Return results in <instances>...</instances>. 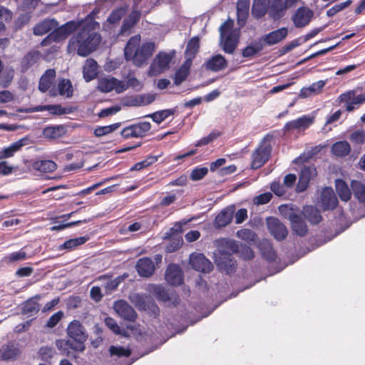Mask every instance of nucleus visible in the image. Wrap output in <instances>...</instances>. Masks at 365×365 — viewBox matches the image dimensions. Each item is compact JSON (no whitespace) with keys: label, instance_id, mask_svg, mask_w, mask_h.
<instances>
[{"label":"nucleus","instance_id":"1","mask_svg":"<svg viewBox=\"0 0 365 365\" xmlns=\"http://www.w3.org/2000/svg\"><path fill=\"white\" fill-rule=\"evenodd\" d=\"M155 49V44L152 41L141 43L140 36L131 37L124 48V56L127 61H131L137 67H142L148 63Z\"/></svg>","mask_w":365,"mask_h":365},{"label":"nucleus","instance_id":"2","mask_svg":"<svg viewBox=\"0 0 365 365\" xmlns=\"http://www.w3.org/2000/svg\"><path fill=\"white\" fill-rule=\"evenodd\" d=\"M301 0H254L252 6V16L260 19L268 13L273 20L280 19L286 11L295 6Z\"/></svg>","mask_w":365,"mask_h":365},{"label":"nucleus","instance_id":"3","mask_svg":"<svg viewBox=\"0 0 365 365\" xmlns=\"http://www.w3.org/2000/svg\"><path fill=\"white\" fill-rule=\"evenodd\" d=\"M101 37L91 29L90 26H83L68 42L69 52L77 51L81 56H87L95 51L100 43Z\"/></svg>","mask_w":365,"mask_h":365},{"label":"nucleus","instance_id":"4","mask_svg":"<svg viewBox=\"0 0 365 365\" xmlns=\"http://www.w3.org/2000/svg\"><path fill=\"white\" fill-rule=\"evenodd\" d=\"M215 245L217 250L215 256L217 265L227 274L232 272L235 269V262L231 259V255L238 251V245L235 241L226 239L216 240Z\"/></svg>","mask_w":365,"mask_h":365},{"label":"nucleus","instance_id":"5","mask_svg":"<svg viewBox=\"0 0 365 365\" xmlns=\"http://www.w3.org/2000/svg\"><path fill=\"white\" fill-rule=\"evenodd\" d=\"M234 21L227 19L220 27V44L229 54L235 52L239 41V32L234 29Z\"/></svg>","mask_w":365,"mask_h":365},{"label":"nucleus","instance_id":"6","mask_svg":"<svg viewBox=\"0 0 365 365\" xmlns=\"http://www.w3.org/2000/svg\"><path fill=\"white\" fill-rule=\"evenodd\" d=\"M79 26V24L75 21H69L64 25L53 29L51 33L41 41L43 46H48L52 42L60 41L65 39L68 35Z\"/></svg>","mask_w":365,"mask_h":365},{"label":"nucleus","instance_id":"7","mask_svg":"<svg viewBox=\"0 0 365 365\" xmlns=\"http://www.w3.org/2000/svg\"><path fill=\"white\" fill-rule=\"evenodd\" d=\"M172 53L160 52L154 58L150 66L148 73L150 76H156L169 68V65L174 56Z\"/></svg>","mask_w":365,"mask_h":365},{"label":"nucleus","instance_id":"8","mask_svg":"<svg viewBox=\"0 0 365 365\" xmlns=\"http://www.w3.org/2000/svg\"><path fill=\"white\" fill-rule=\"evenodd\" d=\"M339 101L344 103L346 111L351 112L365 102V93L356 95L355 91H349L339 96Z\"/></svg>","mask_w":365,"mask_h":365},{"label":"nucleus","instance_id":"9","mask_svg":"<svg viewBox=\"0 0 365 365\" xmlns=\"http://www.w3.org/2000/svg\"><path fill=\"white\" fill-rule=\"evenodd\" d=\"M98 89L103 93H108L113 90L120 93L126 90L125 82L119 81L114 77H105L98 80Z\"/></svg>","mask_w":365,"mask_h":365},{"label":"nucleus","instance_id":"10","mask_svg":"<svg viewBox=\"0 0 365 365\" xmlns=\"http://www.w3.org/2000/svg\"><path fill=\"white\" fill-rule=\"evenodd\" d=\"M270 153V145L267 144L265 142H262L252 155V168L257 169L262 167L268 160Z\"/></svg>","mask_w":365,"mask_h":365},{"label":"nucleus","instance_id":"11","mask_svg":"<svg viewBox=\"0 0 365 365\" xmlns=\"http://www.w3.org/2000/svg\"><path fill=\"white\" fill-rule=\"evenodd\" d=\"M190 264L196 271L204 273L210 272L213 267L211 262L200 253L190 255Z\"/></svg>","mask_w":365,"mask_h":365},{"label":"nucleus","instance_id":"12","mask_svg":"<svg viewBox=\"0 0 365 365\" xmlns=\"http://www.w3.org/2000/svg\"><path fill=\"white\" fill-rule=\"evenodd\" d=\"M113 309L119 317L129 321L134 322L137 318V313L133 308L125 301L118 300L114 303Z\"/></svg>","mask_w":365,"mask_h":365},{"label":"nucleus","instance_id":"13","mask_svg":"<svg viewBox=\"0 0 365 365\" xmlns=\"http://www.w3.org/2000/svg\"><path fill=\"white\" fill-rule=\"evenodd\" d=\"M150 127L149 122H142L124 128L121 131V135L125 138H141L150 129Z\"/></svg>","mask_w":365,"mask_h":365},{"label":"nucleus","instance_id":"14","mask_svg":"<svg viewBox=\"0 0 365 365\" xmlns=\"http://www.w3.org/2000/svg\"><path fill=\"white\" fill-rule=\"evenodd\" d=\"M287 35L288 29L285 27H282L262 36L259 38V40L264 47V46H272L281 42Z\"/></svg>","mask_w":365,"mask_h":365},{"label":"nucleus","instance_id":"15","mask_svg":"<svg viewBox=\"0 0 365 365\" xmlns=\"http://www.w3.org/2000/svg\"><path fill=\"white\" fill-rule=\"evenodd\" d=\"M67 334L71 338L80 344H83L87 339L86 329L78 320H73L68 324Z\"/></svg>","mask_w":365,"mask_h":365},{"label":"nucleus","instance_id":"16","mask_svg":"<svg viewBox=\"0 0 365 365\" xmlns=\"http://www.w3.org/2000/svg\"><path fill=\"white\" fill-rule=\"evenodd\" d=\"M267 223L269 231L276 240L280 241L286 238L288 233L287 230L278 219L269 217L267 220Z\"/></svg>","mask_w":365,"mask_h":365},{"label":"nucleus","instance_id":"17","mask_svg":"<svg viewBox=\"0 0 365 365\" xmlns=\"http://www.w3.org/2000/svg\"><path fill=\"white\" fill-rule=\"evenodd\" d=\"M317 170L314 166L304 167L301 170L297 192H304L308 187L309 181L317 175Z\"/></svg>","mask_w":365,"mask_h":365},{"label":"nucleus","instance_id":"18","mask_svg":"<svg viewBox=\"0 0 365 365\" xmlns=\"http://www.w3.org/2000/svg\"><path fill=\"white\" fill-rule=\"evenodd\" d=\"M203 66L207 71L218 72L227 68L228 62L221 54H216L206 61Z\"/></svg>","mask_w":365,"mask_h":365},{"label":"nucleus","instance_id":"19","mask_svg":"<svg viewBox=\"0 0 365 365\" xmlns=\"http://www.w3.org/2000/svg\"><path fill=\"white\" fill-rule=\"evenodd\" d=\"M165 279L171 285H180L183 282V272L180 267L175 264H170L165 272Z\"/></svg>","mask_w":365,"mask_h":365},{"label":"nucleus","instance_id":"20","mask_svg":"<svg viewBox=\"0 0 365 365\" xmlns=\"http://www.w3.org/2000/svg\"><path fill=\"white\" fill-rule=\"evenodd\" d=\"M313 122V117L303 115L296 120L287 123L284 125V130L285 132L293 130H304L309 128Z\"/></svg>","mask_w":365,"mask_h":365},{"label":"nucleus","instance_id":"21","mask_svg":"<svg viewBox=\"0 0 365 365\" xmlns=\"http://www.w3.org/2000/svg\"><path fill=\"white\" fill-rule=\"evenodd\" d=\"M135 268L138 274L143 277L152 276L155 269L154 262L148 257L139 259L135 264Z\"/></svg>","mask_w":365,"mask_h":365},{"label":"nucleus","instance_id":"22","mask_svg":"<svg viewBox=\"0 0 365 365\" xmlns=\"http://www.w3.org/2000/svg\"><path fill=\"white\" fill-rule=\"evenodd\" d=\"M312 16V11L306 7H300L293 16V21L296 27H303L309 24Z\"/></svg>","mask_w":365,"mask_h":365},{"label":"nucleus","instance_id":"23","mask_svg":"<svg viewBox=\"0 0 365 365\" xmlns=\"http://www.w3.org/2000/svg\"><path fill=\"white\" fill-rule=\"evenodd\" d=\"M321 201L326 210H333L336 207L338 200L331 187H325L322 190Z\"/></svg>","mask_w":365,"mask_h":365},{"label":"nucleus","instance_id":"24","mask_svg":"<svg viewBox=\"0 0 365 365\" xmlns=\"http://www.w3.org/2000/svg\"><path fill=\"white\" fill-rule=\"evenodd\" d=\"M288 218L292 224L293 231L299 236H304L307 232L305 222L297 214L290 212Z\"/></svg>","mask_w":365,"mask_h":365},{"label":"nucleus","instance_id":"25","mask_svg":"<svg viewBox=\"0 0 365 365\" xmlns=\"http://www.w3.org/2000/svg\"><path fill=\"white\" fill-rule=\"evenodd\" d=\"M58 26V24L54 19H46L36 24L33 29V32L36 36H43L51 31Z\"/></svg>","mask_w":365,"mask_h":365},{"label":"nucleus","instance_id":"26","mask_svg":"<svg viewBox=\"0 0 365 365\" xmlns=\"http://www.w3.org/2000/svg\"><path fill=\"white\" fill-rule=\"evenodd\" d=\"M98 74V64L93 58L86 60L83 67V76L86 82H89L96 78Z\"/></svg>","mask_w":365,"mask_h":365},{"label":"nucleus","instance_id":"27","mask_svg":"<svg viewBox=\"0 0 365 365\" xmlns=\"http://www.w3.org/2000/svg\"><path fill=\"white\" fill-rule=\"evenodd\" d=\"M29 166H31L33 170L41 173H52L57 168L56 164L50 160L30 161Z\"/></svg>","mask_w":365,"mask_h":365},{"label":"nucleus","instance_id":"28","mask_svg":"<svg viewBox=\"0 0 365 365\" xmlns=\"http://www.w3.org/2000/svg\"><path fill=\"white\" fill-rule=\"evenodd\" d=\"M28 140L27 138H23L13 143L9 147L4 148L1 153L0 159L13 157L15 153L19 151L23 146L27 144Z\"/></svg>","mask_w":365,"mask_h":365},{"label":"nucleus","instance_id":"29","mask_svg":"<svg viewBox=\"0 0 365 365\" xmlns=\"http://www.w3.org/2000/svg\"><path fill=\"white\" fill-rule=\"evenodd\" d=\"M56 77V71L53 69H48L41 76L39 80L38 89L42 93L46 92L53 84Z\"/></svg>","mask_w":365,"mask_h":365},{"label":"nucleus","instance_id":"30","mask_svg":"<svg viewBox=\"0 0 365 365\" xmlns=\"http://www.w3.org/2000/svg\"><path fill=\"white\" fill-rule=\"evenodd\" d=\"M233 210L232 208H225L222 210L215 217V226L221 228L229 225L233 217Z\"/></svg>","mask_w":365,"mask_h":365},{"label":"nucleus","instance_id":"31","mask_svg":"<svg viewBox=\"0 0 365 365\" xmlns=\"http://www.w3.org/2000/svg\"><path fill=\"white\" fill-rule=\"evenodd\" d=\"M250 10V0H238L237 4V21L240 26L245 24Z\"/></svg>","mask_w":365,"mask_h":365},{"label":"nucleus","instance_id":"32","mask_svg":"<svg viewBox=\"0 0 365 365\" xmlns=\"http://www.w3.org/2000/svg\"><path fill=\"white\" fill-rule=\"evenodd\" d=\"M200 47V39L197 36L192 37L187 43L185 52V61L192 63V59L195 57Z\"/></svg>","mask_w":365,"mask_h":365},{"label":"nucleus","instance_id":"33","mask_svg":"<svg viewBox=\"0 0 365 365\" xmlns=\"http://www.w3.org/2000/svg\"><path fill=\"white\" fill-rule=\"evenodd\" d=\"M43 110H48L51 113L54 115H62L67 113L66 109L61 107L60 105H47V106H38L32 108L25 110V112H39ZM20 111H24L20 110Z\"/></svg>","mask_w":365,"mask_h":365},{"label":"nucleus","instance_id":"34","mask_svg":"<svg viewBox=\"0 0 365 365\" xmlns=\"http://www.w3.org/2000/svg\"><path fill=\"white\" fill-rule=\"evenodd\" d=\"M39 295L27 300L23 305L22 313L28 314L29 317L34 316L40 310V304L37 302V299H40Z\"/></svg>","mask_w":365,"mask_h":365},{"label":"nucleus","instance_id":"35","mask_svg":"<svg viewBox=\"0 0 365 365\" xmlns=\"http://www.w3.org/2000/svg\"><path fill=\"white\" fill-rule=\"evenodd\" d=\"M259 247L262 255L267 260L272 262L276 259V253L272 247V243L269 240H264L260 242Z\"/></svg>","mask_w":365,"mask_h":365},{"label":"nucleus","instance_id":"36","mask_svg":"<svg viewBox=\"0 0 365 365\" xmlns=\"http://www.w3.org/2000/svg\"><path fill=\"white\" fill-rule=\"evenodd\" d=\"M192 63L185 61L180 68L176 71L174 77V83L176 86L181 84L185 81L190 73Z\"/></svg>","mask_w":365,"mask_h":365},{"label":"nucleus","instance_id":"37","mask_svg":"<svg viewBox=\"0 0 365 365\" xmlns=\"http://www.w3.org/2000/svg\"><path fill=\"white\" fill-rule=\"evenodd\" d=\"M40 53L37 51H32L29 52L22 58L21 66L23 71H26L31 66L34 65L39 60Z\"/></svg>","mask_w":365,"mask_h":365},{"label":"nucleus","instance_id":"38","mask_svg":"<svg viewBox=\"0 0 365 365\" xmlns=\"http://www.w3.org/2000/svg\"><path fill=\"white\" fill-rule=\"evenodd\" d=\"M146 290L153 295H155L158 299L162 301H168L170 299L169 294L161 285L158 284H148Z\"/></svg>","mask_w":365,"mask_h":365},{"label":"nucleus","instance_id":"39","mask_svg":"<svg viewBox=\"0 0 365 365\" xmlns=\"http://www.w3.org/2000/svg\"><path fill=\"white\" fill-rule=\"evenodd\" d=\"M303 215L312 224H318L322 219L319 211L310 205L303 208Z\"/></svg>","mask_w":365,"mask_h":365},{"label":"nucleus","instance_id":"40","mask_svg":"<svg viewBox=\"0 0 365 365\" xmlns=\"http://www.w3.org/2000/svg\"><path fill=\"white\" fill-rule=\"evenodd\" d=\"M324 85L325 82L324 81L315 82L307 88H303L300 91V96L302 98H308L311 96L316 95L320 92Z\"/></svg>","mask_w":365,"mask_h":365},{"label":"nucleus","instance_id":"41","mask_svg":"<svg viewBox=\"0 0 365 365\" xmlns=\"http://www.w3.org/2000/svg\"><path fill=\"white\" fill-rule=\"evenodd\" d=\"M336 190L340 199L348 201L351 198V191L346 183L342 180H336L335 182Z\"/></svg>","mask_w":365,"mask_h":365},{"label":"nucleus","instance_id":"42","mask_svg":"<svg viewBox=\"0 0 365 365\" xmlns=\"http://www.w3.org/2000/svg\"><path fill=\"white\" fill-rule=\"evenodd\" d=\"M128 299L138 309H145L146 303L149 299V297L145 294L133 292L130 294Z\"/></svg>","mask_w":365,"mask_h":365},{"label":"nucleus","instance_id":"43","mask_svg":"<svg viewBox=\"0 0 365 365\" xmlns=\"http://www.w3.org/2000/svg\"><path fill=\"white\" fill-rule=\"evenodd\" d=\"M1 353L3 359L9 360L16 359L19 355L20 350L14 344H8L2 347Z\"/></svg>","mask_w":365,"mask_h":365},{"label":"nucleus","instance_id":"44","mask_svg":"<svg viewBox=\"0 0 365 365\" xmlns=\"http://www.w3.org/2000/svg\"><path fill=\"white\" fill-rule=\"evenodd\" d=\"M351 150L350 145L346 141L335 143L331 148L332 153L339 157L347 155Z\"/></svg>","mask_w":365,"mask_h":365},{"label":"nucleus","instance_id":"45","mask_svg":"<svg viewBox=\"0 0 365 365\" xmlns=\"http://www.w3.org/2000/svg\"><path fill=\"white\" fill-rule=\"evenodd\" d=\"M264 48L259 38L254 41L251 45L245 47L242 51V56L245 58L254 56L257 53L262 51Z\"/></svg>","mask_w":365,"mask_h":365},{"label":"nucleus","instance_id":"46","mask_svg":"<svg viewBox=\"0 0 365 365\" xmlns=\"http://www.w3.org/2000/svg\"><path fill=\"white\" fill-rule=\"evenodd\" d=\"M58 93L67 98L73 95V86L70 80L62 79L58 83Z\"/></svg>","mask_w":365,"mask_h":365},{"label":"nucleus","instance_id":"47","mask_svg":"<svg viewBox=\"0 0 365 365\" xmlns=\"http://www.w3.org/2000/svg\"><path fill=\"white\" fill-rule=\"evenodd\" d=\"M354 195L359 202H365V185L359 181L353 180L351 183Z\"/></svg>","mask_w":365,"mask_h":365},{"label":"nucleus","instance_id":"48","mask_svg":"<svg viewBox=\"0 0 365 365\" xmlns=\"http://www.w3.org/2000/svg\"><path fill=\"white\" fill-rule=\"evenodd\" d=\"M63 133L62 126H48L43 129V135L46 138L53 139L61 137Z\"/></svg>","mask_w":365,"mask_h":365},{"label":"nucleus","instance_id":"49","mask_svg":"<svg viewBox=\"0 0 365 365\" xmlns=\"http://www.w3.org/2000/svg\"><path fill=\"white\" fill-rule=\"evenodd\" d=\"M175 111V109L162 110L157 111L153 114L148 115V117L151 118L154 122L159 124L169 116L173 115Z\"/></svg>","mask_w":365,"mask_h":365},{"label":"nucleus","instance_id":"50","mask_svg":"<svg viewBox=\"0 0 365 365\" xmlns=\"http://www.w3.org/2000/svg\"><path fill=\"white\" fill-rule=\"evenodd\" d=\"M88 240V237H80L74 239L66 240L62 245L60 246V249H66L71 250L79 245L84 244Z\"/></svg>","mask_w":365,"mask_h":365},{"label":"nucleus","instance_id":"51","mask_svg":"<svg viewBox=\"0 0 365 365\" xmlns=\"http://www.w3.org/2000/svg\"><path fill=\"white\" fill-rule=\"evenodd\" d=\"M14 75V71L11 68L2 70L0 73V86L8 87L11 83Z\"/></svg>","mask_w":365,"mask_h":365},{"label":"nucleus","instance_id":"52","mask_svg":"<svg viewBox=\"0 0 365 365\" xmlns=\"http://www.w3.org/2000/svg\"><path fill=\"white\" fill-rule=\"evenodd\" d=\"M27 258V254L24 250H21L19 252H12L4 257L3 261L5 263H11L14 262H19L25 260Z\"/></svg>","mask_w":365,"mask_h":365},{"label":"nucleus","instance_id":"53","mask_svg":"<svg viewBox=\"0 0 365 365\" xmlns=\"http://www.w3.org/2000/svg\"><path fill=\"white\" fill-rule=\"evenodd\" d=\"M55 354V349L48 346L41 347L38 351V355L41 359L46 362L49 361Z\"/></svg>","mask_w":365,"mask_h":365},{"label":"nucleus","instance_id":"54","mask_svg":"<svg viewBox=\"0 0 365 365\" xmlns=\"http://www.w3.org/2000/svg\"><path fill=\"white\" fill-rule=\"evenodd\" d=\"M158 160V156L150 155L144 160L135 163L131 168L130 170H140L144 169Z\"/></svg>","mask_w":365,"mask_h":365},{"label":"nucleus","instance_id":"55","mask_svg":"<svg viewBox=\"0 0 365 365\" xmlns=\"http://www.w3.org/2000/svg\"><path fill=\"white\" fill-rule=\"evenodd\" d=\"M236 235L238 238L245 241L254 242L256 240L255 232L250 229L240 230L237 232Z\"/></svg>","mask_w":365,"mask_h":365},{"label":"nucleus","instance_id":"56","mask_svg":"<svg viewBox=\"0 0 365 365\" xmlns=\"http://www.w3.org/2000/svg\"><path fill=\"white\" fill-rule=\"evenodd\" d=\"M119 127V124L115 123L106 126H100L95 129L94 135L96 137H101L108 133H110L113 130H116Z\"/></svg>","mask_w":365,"mask_h":365},{"label":"nucleus","instance_id":"57","mask_svg":"<svg viewBox=\"0 0 365 365\" xmlns=\"http://www.w3.org/2000/svg\"><path fill=\"white\" fill-rule=\"evenodd\" d=\"M352 3L351 0H346L344 2H341L340 4H336L331 8H330L327 11V15L329 17L334 16L336 14L341 11V10L346 9V7L349 6Z\"/></svg>","mask_w":365,"mask_h":365},{"label":"nucleus","instance_id":"58","mask_svg":"<svg viewBox=\"0 0 365 365\" xmlns=\"http://www.w3.org/2000/svg\"><path fill=\"white\" fill-rule=\"evenodd\" d=\"M140 13L138 11H133L128 17V19L123 22L122 30L125 31L133 25H134L140 19Z\"/></svg>","mask_w":365,"mask_h":365},{"label":"nucleus","instance_id":"59","mask_svg":"<svg viewBox=\"0 0 365 365\" xmlns=\"http://www.w3.org/2000/svg\"><path fill=\"white\" fill-rule=\"evenodd\" d=\"M126 78H127V81H126V83H125L126 89L129 87H131L134 89L139 90L142 87L140 81L135 77V75L133 73L130 72L128 74Z\"/></svg>","mask_w":365,"mask_h":365},{"label":"nucleus","instance_id":"60","mask_svg":"<svg viewBox=\"0 0 365 365\" xmlns=\"http://www.w3.org/2000/svg\"><path fill=\"white\" fill-rule=\"evenodd\" d=\"M208 173V168L205 167L195 168L190 173V179L197 181L202 179Z\"/></svg>","mask_w":365,"mask_h":365},{"label":"nucleus","instance_id":"61","mask_svg":"<svg viewBox=\"0 0 365 365\" xmlns=\"http://www.w3.org/2000/svg\"><path fill=\"white\" fill-rule=\"evenodd\" d=\"M110 355H116L118 356H129L131 354L130 351L121 346H111L109 349Z\"/></svg>","mask_w":365,"mask_h":365},{"label":"nucleus","instance_id":"62","mask_svg":"<svg viewBox=\"0 0 365 365\" xmlns=\"http://www.w3.org/2000/svg\"><path fill=\"white\" fill-rule=\"evenodd\" d=\"M218 136H219V133L212 132L207 136L203 137L202 138L199 140L195 143V146L200 147V146L207 145L208 143H211L215 139H216Z\"/></svg>","mask_w":365,"mask_h":365},{"label":"nucleus","instance_id":"63","mask_svg":"<svg viewBox=\"0 0 365 365\" xmlns=\"http://www.w3.org/2000/svg\"><path fill=\"white\" fill-rule=\"evenodd\" d=\"M125 14V11L123 9H118L113 11L108 18V21L110 24H115L118 22Z\"/></svg>","mask_w":365,"mask_h":365},{"label":"nucleus","instance_id":"64","mask_svg":"<svg viewBox=\"0 0 365 365\" xmlns=\"http://www.w3.org/2000/svg\"><path fill=\"white\" fill-rule=\"evenodd\" d=\"M63 312L62 311H58L56 312L48 319L46 326L49 328L54 327L63 318Z\"/></svg>","mask_w":365,"mask_h":365}]
</instances>
